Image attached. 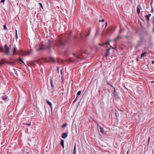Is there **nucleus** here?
Listing matches in <instances>:
<instances>
[{
	"mask_svg": "<svg viewBox=\"0 0 154 154\" xmlns=\"http://www.w3.org/2000/svg\"><path fill=\"white\" fill-rule=\"evenodd\" d=\"M81 91H79L77 93V96H78L80 95L81 94Z\"/></svg>",
	"mask_w": 154,
	"mask_h": 154,
	"instance_id": "4be33fe9",
	"label": "nucleus"
},
{
	"mask_svg": "<svg viewBox=\"0 0 154 154\" xmlns=\"http://www.w3.org/2000/svg\"><path fill=\"white\" fill-rule=\"evenodd\" d=\"M59 44L60 47H63L64 46L65 44V42L61 39H60L59 41Z\"/></svg>",
	"mask_w": 154,
	"mask_h": 154,
	"instance_id": "39448f33",
	"label": "nucleus"
},
{
	"mask_svg": "<svg viewBox=\"0 0 154 154\" xmlns=\"http://www.w3.org/2000/svg\"><path fill=\"white\" fill-rule=\"evenodd\" d=\"M68 136L67 134V133H63L62 134V137L63 138H66Z\"/></svg>",
	"mask_w": 154,
	"mask_h": 154,
	"instance_id": "6e6552de",
	"label": "nucleus"
},
{
	"mask_svg": "<svg viewBox=\"0 0 154 154\" xmlns=\"http://www.w3.org/2000/svg\"><path fill=\"white\" fill-rule=\"evenodd\" d=\"M153 33H154V27L153 28Z\"/></svg>",
	"mask_w": 154,
	"mask_h": 154,
	"instance_id": "de8ad7c7",
	"label": "nucleus"
},
{
	"mask_svg": "<svg viewBox=\"0 0 154 154\" xmlns=\"http://www.w3.org/2000/svg\"><path fill=\"white\" fill-rule=\"evenodd\" d=\"M78 96H77V97L75 100H77L78 99Z\"/></svg>",
	"mask_w": 154,
	"mask_h": 154,
	"instance_id": "ea45409f",
	"label": "nucleus"
},
{
	"mask_svg": "<svg viewBox=\"0 0 154 154\" xmlns=\"http://www.w3.org/2000/svg\"><path fill=\"white\" fill-rule=\"evenodd\" d=\"M51 43H52L51 42L49 41L48 43V44L45 47H39L40 48L38 49H37V51H39L40 50H42L45 48L46 49L48 50H50L51 49V48L52 47V45H51Z\"/></svg>",
	"mask_w": 154,
	"mask_h": 154,
	"instance_id": "7ed1b4c3",
	"label": "nucleus"
},
{
	"mask_svg": "<svg viewBox=\"0 0 154 154\" xmlns=\"http://www.w3.org/2000/svg\"><path fill=\"white\" fill-rule=\"evenodd\" d=\"M20 62L23 63L25 65V66H26V65L24 63L22 59H21L20 58Z\"/></svg>",
	"mask_w": 154,
	"mask_h": 154,
	"instance_id": "5701e85b",
	"label": "nucleus"
},
{
	"mask_svg": "<svg viewBox=\"0 0 154 154\" xmlns=\"http://www.w3.org/2000/svg\"><path fill=\"white\" fill-rule=\"evenodd\" d=\"M153 0H151V3H150V5H151V6H152V5L153 4Z\"/></svg>",
	"mask_w": 154,
	"mask_h": 154,
	"instance_id": "c85d7f7f",
	"label": "nucleus"
},
{
	"mask_svg": "<svg viewBox=\"0 0 154 154\" xmlns=\"http://www.w3.org/2000/svg\"><path fill=\"white\" fill-rule=\"evenodd\" d=\"M99 21L100 22H103L104 21V19H102L101 20H100Z\"/></svg>",
	"mask_w": 154,
	"mask_h": 154,
	"instance_id": "c756f323",
	"label": "nucleus"
},
{
	"mask_svg": "<svg viewBox=\"0 0 154 154\" xmlns=\"http://www.w3.org/2000/svg\"><path fill=\"white\" fill-rule=\"evenodd\" d=\"M121 32H122V30H121L119 31V34L121 33Z\"/></svg>",
	"mask_w": 154,
	"mask_h": 154,
	"instance_id": "e433bc0d",
	"label": "nucleus"
},
{
	"mask_svg": "<svg viewBox=\"0 0 154 154\" xmlns=\"http://www.w3.org/2000/svg\"><path fill=\"white\" fill-rule=\"evenodd\" d=\"M66 125H67L66 124H63V125H62V127H64L65 126H66Z\"/></svg>",
	"mask_w": 154,
	"mask_h": 154,
	"instance_id": "cd10ccee",
	"label": "nucleus"
},
{
	"mask_svg": "<svg viewBox=\"0 0 154 154\" xmlns=\"http://www.w3.org/2000/svg\"><path fill=\"white\" fill-rule=\"evenodd\" d=\"M112 96L114 98H119L118 97V93L117 92H116L115 90H114V92L113 93Z\"/></svg>",
	"mask_w": 154,
	"mask_h": 154,
	"instance_id": "423d86ee",
	"label": "nucleus"
},
{
	"mask_svg": "<svg viewBox=\"0 0 154 154\" xmlns=\"http://www.w3.org/2000/svg\"><path fill=\"white\" fill-rule=\"evenodd\" d=\"M14 71H15V69H14Z\"/></svg>",
	"mask_w": 154,
	"mask_h": 154,
	"instance_id": "4d7b16f0",
	"label": "nucleus"
},
{
	"mask_svg": "<svg viewBox=\"0 0 154 154\" xmlns=\"http://www.w3.org/2000/svg\"><path fill=\"white\" fill-rule=\"evenodd\" d=\"M60 144L61 145H63L64 144V141L63 140H61Z\"/></svg>",
	"mask_w": 154,
	"mask_h": 154,
	"instance_id": "412c9836",
	"label": "nucleus"
},
{
	"mask_svg": "<svg viewBox=\"0 0 154 154\" xmlns=\"http://www.w3.org/2000/svg\"><path fill=\"white\" fill-rule=\"evenodd\" d=\"M62 147L64 148V145L63 144V145H61Z\"/></svg>",
	"mask_w": 154,
	"mask_h": 154,
	"instance_id": "c03bdc74",
	"label": "nucleus"
},
{
	"mask_svg": "<svg viewBox=\"0 0 154 154\" xmlns=\"http://www.w3.org/2000/svg\"><path fill=\"white\" fill-rule=\"evenodd\" d=\"M2 99L4 100H8V97L6 96H3L2 97Z\"/></svg>",
	"mask_w": 154,
	"mask_h": 154,
	"instance_id": "9d476101",
	"label": "nucleus"
},
{
	"mask_svg": "<svg viewBox=\"0 0 154 154\" xmlns=\"http://www.w3.org/2000/svg\"><path fill=\"white\" fill-rule=\"evenodd\" d=\"M77 58H78V59H80L81 58V57H79V56H76L75 57Z\"/></svg>",
	"mask_w": 154,
	"mask_h": 154,
	"instance_id": "72a5a7b5",
	"label": "nucleus"
},
{
	"mask_svg": "<svg viewBox=\"0 0 154 154\" xmlns=\"http://www.w3.org/2000/svg\"><path fill=\"white\" fill-rule=\"evenodd\" d=\"M32 54L33 51L31 49L28 51L27 52H26L20 49V55L23 56L27 54L29 56H30L32 55Z\"/></svg>",
	"mask_w": 154,
	"mask_h": 154,
	"instance_id": "f03ea898",
	"label": "nucleus"
},
{
	"mask_svg": "<svg viewBox=\"0 0 154 154\" xmlns=\"http://www.w3.org/2000/svg\"><path fill=\"white\" fill-rule=\"evenodd\" d=\"M125 88H126V89H128V88H126V87H125Z\"/></svg>",
	"mask_w": 154,
	"mask_h": 154,
	"instance_id": "5fc2aeb1",
	"label": "nucleus"
},
{
	"mask_svg": "<svg viewBox=\"0 0 154 154\" xmlns=\"http://www.w3.org/2000/svg\"><path fill=\"white\" fill-rule=\"evenodd\" d=\"M15 72V73H16V72H17L16 71Z\"/></svg>",
	"mask_w": 154,
	"mask_h": 154,
	"instance_id": "bf43d9fd",
	"label": "nucleus"
},
{
	"mask_svg": "<svg viewBox=\"0 0 154 154\" xmlns=\"http://www.w3.org/2000/svg\"><path fill=\"white\" fill-rule=\"evenodd\" d=\"M46 101L47 103L49 105L50 107L52 108V103L50 102L48 100H46Z\"/></svg>",
	"mask_w": 154,
	"mask_h": 154,
	"instance_id": "ddd939ff",
	"label": "nucleus"
},
{
	"mask_svg": "<svg viewBox=\"0 0 154 154\" xmlns=\"http://www.w3.org/2000/svg\"><path fill=\"white\" fill-rule=\"evenodd\" d=\"M74 154H76V153H74Z\"/></svg>",
	"mask_w": 154,
	"mask_h": 154,
	"instance_id": "052dcab7",
	"label": "nucleus"
},
{
	"mask_svg": "<svg viewBox=\"0 0 154 154\" xmlns=\"http://www.w3.org/2000/svg\"><path fill=\"white\" fill-rule=\"evenodd\" d=\"M150 139V137H148V143L149 142V141Z\"/></svg>",
	"mask_w": 154,
	"mask_h": 154,
	"instance_id": "58836bf2",
	"label": "nucleus"
},
{
	"mask_svg": "<svg viewBox=\"0 0 154 154\" xmlns=\"http://www.w3.org/2000/svg\"><path fill=\"white\" fill-rule=\"evenodd\" d=\"M28 125L29 126H30V125H31V124H28Z\"/></svg>",
	"mask_w": 154,
	"mask_h": 154,
	"instance_id": "09e8293b",
	"label": "nucleus"
},
{
	"mask_svg": "<svg viewBox=\"0 0 154 154\" xmlns=\"http://www.w3.org/2000/svg\"><path fill=\"white\" fill-rule=\"evenodd\" d=\"M62 69L61 70H60L61 74H62Z\"/></svg>",
	"mask_w": 154,
	"mask_h": 154,
	"instance_id": "a18cd8bd",
	"label": "nucleus"
},
{
	"mask_svg": "<svg viewBox=\"0 0 154 154\" xmlns=\"http://www.w3.org/2000/svg\"><path fill=\"white\" fill-rule=\"evenodd\" d=\"M152 64H154V60H152Z\"/></svg>",
	"mask_w": 154,
	"mask_h": 154,
	"instance_id": "79ce46f5",
	"label": "nucleus"
},
{
	"mask_svg": "<svg viewBox=\"0 0 154 154\" xmlns=\"http://www.w3.org/2000/svg\"><path fill=\"white\" fill-rule=\"evenodd\" d=\"M107 25V23L106 22V26Z\"/></svg>",
	"mask_w": 154,
	"mask_h": 154,
	"instance_id": "8fccbe9b",
	"label": "nucleus"
},
{
	"mask_svg": "<svg viewBox=\"0 0 154 154\" xmlns=\"http://www.w3.org/2000/svg\"><path fill=\"white\" fill-rule=\"evenodd\" d=\"M147 16H148V17H149L151 16V14H149L148 15H146Z\"/></svg>",
	"mask_w": 154,
	"mask_h": 154,
	"instance_id": "f704fd0d",
	"label": "nucleus"
},
{
	"mask_svg": "<svg viewBox=\"0 0 154 154\" xmlns=\"http://www.w3.org/2000/svg\"><path fill=\"white\" fill-rule=\"evenodd\" d=\"M137 61H138V59H137Z\"/></svg>",
	"mask_w": 154,
	"mask_h": 154,
	"instance_id": "6e6d98bb",
	"label": "nucleus"
},
{
	"mask_svg": "<svg viewBox=\"0 0 154 154\" xmlns=\"http://www.w3.org/2000/svg\"><path fill=\"white\" fill-rule=\"evenodd\" d=\"M124 37L126 38H128V36H124Z\"/></svg>",
	"mask_w": 154,
	"mask_h": 154,
	"instance_id": "c9c22d12",
	"label": "nucleus"
},
{
	"mask_svg": "<svg viewBox=\"0 0 154 154\" xmlns=\"http://www.w3.org/2000/svg\"><path fill=\"white\" fill-rule=\"evenodd\" d=\"M76 100H75L73 102V103H74L75 102Z\"/></svg>",
	"mask_w": 154,
	"mask_h": 154,
	"instance_id": "49530a36",
	"label": "nucleus"
},
{
	"mask_svg": "<svg viewBox=\"0 0 154 154\" xmlns=\"http://www.w3.org/2000/svg\"><path fill=\"white\" fill-rule=\"evenodd\" d=\"M154 82V81H152L151 82V83H153Z\"/></svg>",
	"mask_w": 154,
	"mask_h": 154,
	"instance_id": "603ef678",
	"label": "nucleus"
},
{
	"mask_svg": "<svg viewBox=\"0 0 154 154\" xmlns=\"http://www.w3.org/2000/svg\"><path fill=\"white\" fill-rule=\"evenodd\" d=\"M5 1V0H2L1 1V3L4 2Z\"/></svg>",
	"mask_w": 154,
	"mask_h": 154,
	"instance_id": "473e14b6",
	"label": "nucleus"
},
{
	"mask_svg": "<svg viewBox=\"0 0 154 154\" xmlns=\"http://www.w3.org/2000/svg\"><path fill=\"white\" fill-rule=\"evenodd\" d=\"M137 12L138 14L140 13V10L138 7H137Z\"/></svg>",
	"mask_w": 154,
	"mask_h": 154,
	"instance_id": "f3484780",
	"label": "nucleus"
},
{
	"mask_svg": "<svg viewBox=\"0 0 154 154\" xmlns=\"http://www.w3.org/2000/svg\"><path fill=\"white\" fill-rule=\"evenodd\" d=\"M6 63L10 65H13V62L11 61H6L4 60H2L0 61V67L2 66V65L4 63Z\"/></svg>",
	"mask_w": 154,
	"mask_h": 154,
	"instance_id": "20e7f679",
	"label": "nucleus"
},
{
	"mask_svg": "<svg viewBox=\"0 0 154 154\" xmlns=\"http://www.w3.org/2000/svg\"><path fill=\"white\" fill-rule=\"evenodd\" d=\"M107 44H109V42H108L107 43Z\"/></svg>",
	"mask_w": 154,
	"mask_h": 154,
	"instance_id": "3c124183",
	"label": "nucleus"
},
{
	"mask_svg": "<svg viewBox=\"0 0 154 154\" xmlns=\"http://www.w3.org/2000/svg\"><path fill=\"white\" fill-rule=\"evenodd\" d=\"M90 31H89L88 32V35H85V36H86V37H87L88 36H89V35L90 34Z\"/></svg>",
	"mask_w": 154,
	"mask_h": 154,
	"instance_id": "a878e982",
	"label": "nucleus"
},
{
	"mask_svg": "<svg viewBox=\"0 0 154 154\" xmlns=\"http://www.w3.org/2000/svg\"><path fill=\"white\" fill-rule=\"evenodd\" d=\"M4 114L3 113H2L1 112H0V115H3Z\"/></svg>",
	"mask_w": 154,
	"mask_h": 154,
	"instance_id": "a19ab883",
	"label": "nucleus"
},
{
	"mask_svg": "<svg viewBox=\"0 0 154 154\" xmlns=\"http://www.w3.org/2000/svg\"><path fill=\"white\" fill-rule=\"evenodd\" d=\"M146 53V52L143 53L141 55V58H142V57H143L144 56H145Z\"/></svg>",
	"mask_w": 154,
	"mask_h": 154,
	"instance_id": "dca6fc26",
	"label": "nucleus"
},
{
	"mask_svg": "<svg viewBox=\"0 0 154 154\" xmlns=\"http://www.w3.org/2000/svg\"><path fill=\"white\" fill-rule=\"evenodd\" d=\"M17 49L16 48L15 46H14V51H13V54L14 55L16 54H17L16 53H15V52L17 51Z\"/></svg>",
	"mask_w": 154,
	"mask_h": 154,
	"instance_id": "4468645a",
	"label": "nucleus"
},
{
	"mask_svg": "<svg viewBox=\"0 0 154 154\" xmlns=\"http://www.w3.org/2000/svg\"><path fill=\"white\" fill-rule=\"evenodd\" d=\"M39 4L41 6V8L42 9H43V6H42V4L41 3H39Z\"/></svg>",
	"mask_w": 154,
	"mask_h": 154,
	"instance_id": "b1692460",
	"label": "nucleus"
},
{
	"mask_svg": "<svg viewBox=\"0 0 154 154\" xmlns=\"http://www.w3.org/2000/svg\"><path fill=\"white\" fill-rule=\"evenodd\" d=\"M73 54L74 55H75V54H74V53Z\"/></svg>",
	"mask_w": 154,
	"mask_h": 154,
	"instance_id": "864d4df0",
	"label": "nucleus"
},
{
	"mask_svg": "<svg viewBox=\"0 0 154 154\" xmlns=\"http://www.w3.org/2000/svg\"><path fill=\"white\" fill-rule=\"evenodd\" d=\"M4 29H5V30H6L7 29V27H6V26L5 25H4Z\"/></svg>",
	"mask_w": 154,
	"mask_h": 154,
	"instance_id": "393cba45",
	"label": "nucleus"
},
{
	"mask_svg": "<svg viewBox=\"0 0 154 154\" xmlns=\"http://www.w3.org/2000/svg\"><path fill=\"white\" fill-rule=\"evenodd\" d=\"M15 36H16V39L17 40L18 38V36H17V30H16V35H15Z\"/></svg>",
	"mask_w": 154,
	"mask_h": 154,
	"instance_id": "aec40b11",
	"label": "nucleus"
},
{
	"mask_svg": "<svg viewBox=\"0 0 154 154\" xmlns=\"http://www.w3.org/2000/svg\"><path fill=\"white\" fill-rule=\"evenodd\" d=\"M122 38V37L121 36H120L119 35V36L117 37L116 38L114 39V41H117V40H118L120 38Z\"/></svg>",
	"mask_w": 154,
	"mask_h": 154,
	"instance_id": "f8f14e48",
	"label": "nucleus"
},
{
	"mask_svg": "<svg viewBox=\"0 0 154 154\" xmlns=\"http://www.w3.org/2000/svg\"><path fill=\"white\" fill-rule=\"evenodd\" d=\"M145 17L147 19V22H149V17H148V16L146 15H145Z\"/></svg>",
	"mask_w": 154,
	"mask_h": 154,
	"instance_id": "6ab92c4d",
	"label": "nucleus"
},
{
	"mask_svg": "<svg viewBox=\"0 0 154 154\" xmlns=\"http://www.w3.org/2000/svg\"><path fill=\"white\" fill-rule=\"evenodd\" d=\"M73 153H76V144H75L74 148L73 149Z\"/></svg>",
	"mask_w": 154,
	"mask_h": 154,
	"instance_id": "2eb2a0df",
	"label": "nucleus"
},
{
	"mask_svg": "<svg viewBox=\"0 0 154 154\" xmlns=\"http://www.w3.org/2000/svg\"><path fill=\"white\" fill-rule=\"evenodd\" d=\"M128 152H127V154H128Z\"/></svg>",
	"mask_w": 154,
	"mask_h": 154,
	"instance_id": "13d9d810",
	"label": "nucleus"
},
{
	"mask_svg": "<svg viewBox=\"0 0 154 154\" xmlns=\"http://www.w3.org/2000/svg\"><path fill=\"white\" fill-rule=\"evenodd\" d=\"M110 48H109L107 49L106 52V54H105L104 56L106 57H107L109 55V50Z\"/></svg>",
	"mask_w": 154,
	"mask_h": 154,
	"instance_id": "0eeeda50",
	"label": "nucleus"
},
{
	"mask_svg": "<svg viewBox=\"0 0 154 154\" xmlns=\"http://www.w3.org/2000/svg\"><path fill=\"white\" fill-rule=\"evenodd\" d=\"M97 128H98V127H99L100 128V127L99 125H98V124H97Z\"/></svg>",
	"mask_w": 154,
	"mask_h": 154,
	"instance_id": "4c0bfd02",
	"label": "nucleus"
},
{
	"mask_svg": "<svg viewBox=\"0 0 154 154\" xmlns=\"http://www.w3.org/2000/svg\"><path fill=\"white\" fill-rule=\"evenodd\" d=\"M40 62L39 61H35V62H32L31 63V65L32 66L35 65L36 64H39Z\"/></svg>",
	"mask_w": 154,
	"mask_h": 154,
	"instance_id": "1a4fd4ad",
	"label": "nucleus"
},
{
	"mask_svg": "<svg viewBox=\"0 0 154 154\" xmlns=\"http://www.w3.org/2000/svg\"><path fill=\"white\" fill-rule=\"evenodd\" d=\"M151 12H153V8H152V6H151Z\"/></svg>",
	"mask_w": 154,
	"mask_h": 154,
	"instance_id": "7c9ffc66",
	"label": "nucleus"
},
{
	"mask_svg": "<svg viewBox=\"0 0 154 154\" xmlns=\"http://www.w3.org/2000/svg\"><path fill=\"white\" fill-rule=\"evenodd\" d=\"M51 87L53 88H54V86H53V84L52 79H51Z\"/></svg>",
	"mask_w": 154,
	"mask_h": 154,
	"instance_id": "a211bd4d",
	"label": "nucleus"
},
{
	"mask_svg": "<svg viewBox=\"0 0 154 154\" xmlns=\"http://www.w3.org/2000/svg\"><path fill=\"white\" fill-rule=\"evenodd\" d=\"M9 52V48L7 45H5L4 48H3L0 47V52H4L6 54L9 55L10 54Z\"/></svg>",
	"mask_w": 154,
	"mask_h": 154,
	"instance_id": "f257e3e1",
	"label": "nucleus"
},
{
	"mask_svg": "<svg viewBox=\"0 0 154 154\" xmlns=\"http://www.w3.org/2000/svg\"><path fill=\"white\" fill-rule=\"evenodd\" d=\"M100 132L102 134H105V133L104 131L103 128L101 127H100Z\"/></svg>",
	"mask_w": 154,
	"mask_h": 154,
	"instance_id": "9b49d317",
	"label": "nucleus"
},
{
	"mask_svg": "<svg viewBox=\"0 0 154 154\" xmlns=\"http://www.w3.org/2000/svg\"><path fill=\"white\" fill-rule=\"evenodd\" d=\"M57 70L58 71H59V67H57Z\"/></svg>",
	"mask_w": 154,
	"mask_h": 154,
	"instance_id": "37998d69",
	"label": "nucleus"
},
{
	"mask_svg": "<svg viewBox=\"0 0 154 154\" xmlns=\"http://www.w3.org/2000/svg\"><path fill=\"white\" fill-rule=\"evenodd\" d=\"M51 61H52L53 62H55V60L53 58H51Z\"/></svg>",
	"mask_w": 154,
	"mask_h": 154,
	"instance_id": "bb28decb",
	"label": "nucleus"
},
{
	"mask_svg": "<svg viewBox=\"0 0 154 154\" xmlns=\"http://www.w3.org/2000/svg\"><path fill=\"white\" fill-rule=\"evenodd\" d=\"M98 32V31L97 30V33H96V34L95 35V37H96L97 36V35Z\"/></svg>",
	"mask_w": 154,
	"mask_h": 154,
	"instance_id": "2f4dec72",
	"label": "nucleus"
}]
</instances>
